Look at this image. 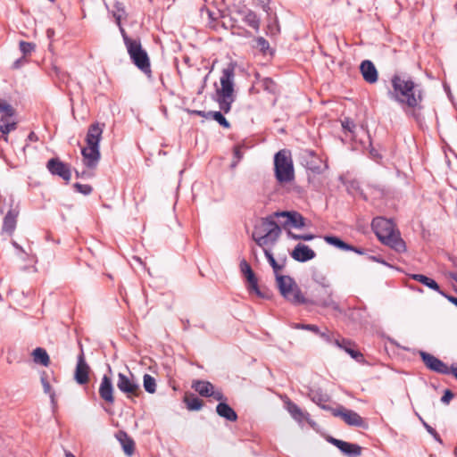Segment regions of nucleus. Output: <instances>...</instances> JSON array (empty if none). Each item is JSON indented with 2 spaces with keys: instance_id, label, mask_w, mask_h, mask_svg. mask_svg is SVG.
Returning <instances> with one entry per match:
<instances>
[{
  "instance_id": "nucleus-1",
  "label": "nucleus",
  "mask_w": 457,
  "mask_h": 457,
  "mask_svg": "<svg viewBox=\"0 0 457 457\" xmlns=\"http://www.w3.org/2000/svg\"><path fill=\"white\" fill-rule=\"evenodd\" d=\"M393 91L391 97L402 104L415 107L422 100L420 90L416 89L415 83L405 76L395 75L392 78Z\"/></svg>"
},
{
  "instance_id": "nucleus-2",
  "label": "nucleus",
  "mask_w": 457,
  "mask_h": 457,
  "mask_svg": "<svg viewBox=\"0 0 457 457\" xmlns=\"http://www.w3.org/2000/svg\"><path fill=\"white\" fill-rule=\"evenodd\" d=\"M105 128L104 123L95 122L88 127L86 135L87 146L81 149L84 164L95 168L100 160L99 143Z\"/></svg>"
},
{
  "instance_id": "nucleus-3",
  "label": "nucleus",
  "mask_w": 457,
  "mask_h": 457,
  "mask_svg": "<svg viewBox=\"0 0 457 457\" xmlns=\"http://www.w3.org/2000/svg\"><path fill=\"white\" fill-rule=\"evenodd\" d=\"M281 229L273 217L262 218L253 227L252 238L262 248L274 245L279 238Z\"/></svg>"
},
{
  "instance_id": "nucleus-4",
  "label": "nucleus",
  "mask_w": 457,
  "mask_h": 457,
  "mask_svg": "<svg viewBox=\"0 0 457 457\" xmlns=\"http://www.w3.org/2000/svg\"><path fill=\"white\" fill-rule=\"evenodd\" d=\"M372 229L378 239L385 245L401 253L405 251V244L395 231L394 223L387 219L377 217L373 219Z\"/></svg>"
},
{
  "instance_id": "nucleus-5",
  "label": "nucleus",
  "mask_w": 457,
  "mask_h": 457,
  "mask_svg": "<svg viewBox=\"0 0 457 457\" xmlns=\"http://www.w3.org/2000/svg\"><path fill=\"white\" fill-rule=\"evenodd\" d=\"M234 78L235 68L229 64L222 70L220 78V87L216 88L215 100L219 104L220 109L228 113L231 110V104L235 101L234 95Z\"/></svg>"
},
{
  "instance_id": "nucleus-6",
  "label": "nucleus",
  "mask_w": 457,
  "mask_h": 457,
  "mask_svg": "<svg viewBox=\"0 0 457 457\" xmlns=\"http://www.w3.org/2000/svg\"><path fill=\"white\" fill-rule=\"evenodd\" d=\"M274 170L276 179L280 184L294 180L295 170L291 152L287 149L278 151L274 156Z\"/></svg>"
},
{
  "instance_id": "nucleus-7",
  "label": "nucleus",
  "mask_w": 457,
  "mask_h": 457,
  "mask_svg": "<svg viewBox=\"0 0 457 457\" xmlns=\"http://www.w3.org/2000/svg\"><path fill=\"white\" fill-rule=\"evenodd\" d=\"M277 285L280 294L295 304L309 303L295 281L289 276H277Z\"/></svg>"
},
{
  "instance_id": "nucleus-8",
  "label": "nucleus",
  "mask_w": 457,
  "mask_h": 457,
  "mask_svg": "<svg viewBox=\"0 0 457 457\" xmlns=\"http://www.w3.org/2000/svg\"><path fill=\"white\" fill-rule=\"evenodd\" d=\"M127 50L133 63L139 70L146 74L151 72L149 57L146 52L142 49L139 41H127Z\"/></svg>"
},
{
  "instance_id": "nucleus-9",
  "label": "nucleus",
  "mask_w": 457,
  "mask_h": 457,
  "mask_svg": "<svg viewBox=\"0 0 457 457\" xmlns=\"http://www.w3.org/2000/svg\"><path fill=\"white\" fill-rule=\"evenodd\" d=\"M309 303L324 308H330L334 311H340L339 304L333 298L331 288H327L326 293L322 291V288H314L312 291V300H309Z\"/></svg>"
},
{
  "instance_id": "nucleus-10",
  "label": "nucleus",
  "mask_w": 457,
  "mask_h": 457,
  "mask_svg": "<svg viewBox=\"0 0 457 457\" xmlns=\"http://www.w3.org/2000/svg\"><path fill=\"white\" fill-rule=\"evenodd\" d=\"M329 411L333 416L341 418L349 426L361 428L365 425L363 419L357 412L344 406L330 408Z\"/></svg>"
},
{
  "instance_id": "nucleus-11",
  "label": "nucleus",
  "mask_w": 457,
  "mask_h": 457,
  "mask_svg": "<svg viewBox=\"0 0 457 457\" xmlns=\"http://www.w3.org/2000/svg\"><path fill=\"white\" fill-rule=\"evenodd\" d=\"M117 387L128 397L137 396L140 393V386L135 381L132 375L127 376L123 373L118 374Z\"/></svg>"
},
{
  "instance_id": "nucleus-12",
  "label": "nucleus",
  "mask_w": 457,
  "mask_h": 457,
  "mask_svg": "<svg viewBox=\"0 0 457 457\" xmlns=\"http://www.w3.org/2000/svg\"><path fill=\"white\" fill-rule=\"evenodd\" d=\"M192 388L204 397H213L216 401H223L225 397L220 390H214V386L205 380H195Z\"/></svg>"
},
{
  "instance_id": "nucleus-13",
  "label": "nucleus",
  "mask_w": 457,
  "mask_h": 457,
  "mask_svg": "<svg viewBox=\"0 0 457 457\" xmlns=\"http://www.w3.org/2000/svg\"><path fill=\"white\" fill-rule=\"evenodd\" d=\"M274 216L282 219L280 224L284 227L303 228L305 225L304 218L297 212H275Z\"/></svg>"
},
{
  "instance_id": "nucleus-14",
  "label": "nucleus",
  "mask_w": 457,
  "mask_h": 457,
  "mask_svg": "<svg viewBox=\"0 0 457 457\" xmlns=\"http://www.w3.org/2000/svg\"><path fill=\"white\" fill-rule=\"evenodd\" d=\"M46 167L53 175H57L67 182L71 180V172L69 165L58 158L50 159L47 162Z\"/></svg>"
},
{
  "instance_id": "nucleus-15",
  "label": "nucleus",
  "mask_w": 457,
  "mask_h": 457,
  "mask_svg": "<svg viewBox=\"0 0 457 457\" xmlns=\"http://www.w3.org/2000/svg\"><path fill=\"white\" fill-rule=\"evenodd\" d=\"M420 356L421 357L427 368H428L429 370L441 374L450 373V369L448 368V366L445 363H444L441 360L435 357L434 355L420 351Z\"/></svg>"
},
{
  "instance_id": "nucleus-16",
  "label": "nucleus",
  "mask_w": 457,
  "mask_h": 457,
  "mask_svg": "<svg viewBox=\"0 0 457 457\" xmlns=\"http://www.w3.org/2000/svg\"><path fill=\"white\" fill-rule=\"evenodd\" d=\"M334 345L347 353L356 361H364L363 354L355 349L356 345L353 341L337 336V338L334 339Z\"/></svg>"
},
{
  "instance_id": "nucleus-17",
  "label": "nucleus",
  "mask_w": 457,
  "mask_h": 457,
  "mask_svg": "<svg viewBox=\"0 0 457 457\" xmlns=\"http://www.w3.org/2000/svg\"><path fill=\"white\" fill-rule=\"evenodd\" d=\"M327 440L348 457H358L361 453V447L356 444L342 441L332 436H328Z\"/></svg>"
},
{
  "instance_id": "nucleus-18",
  "label": "nucleus",
  "mask_w": 457,
  "mask_h": 457,
  "mask_svg": "<svg viewBox=\"0 0 457 457\" xmlns=\"http://www.w3.org/2000/svg\"><path fill=\"white\" fill-rule=\"evenodd\" d=\"M89 366L85 361L83 352L78 356L77 366L75 370V380L79 385H84L88 382Z\"/></svg>"
},
{
  "instance_id": "nucleus-19",
  "label": "nucleus",
  "mask_w": 457,
  "mask_h": 457,
  "mask_svg": "<svg viewBox=\"0 0 457 457\" xmlns=\"http://www.w3.org/2000/svg\"><path fill=\"white\" fill-rule=\"evenodd\" d=\"M100 397L109 404L114 403L113 386L110 377L104 375L99 386Z\"/></svg>"
},
{
  "instance_id": "nucleus-20",
  "label": "nucleus",
  "mask_w": 457,
  "mask_h": 457,
  "mask_svg": "<svg viewBox=\"0 0 457 457\" xmlns=\"http://www.w3.org/2000/svg\"><path fill=\"white\" fill-rule=\"evenodd\" d=\"M291 256L297 262H304L312 260L316 256V253L308 245L298 244L292 251Z\"/></svg>"
},
{
  "instance_id": "nucleus-21",
  "label": "nucleus",
  "mask_w": 457,
  "mask_h": 457,
  "mask_svg": "<svg viewBox=\"0 0 457 457\" xmlns=\"http://www.w3.org/2000/svg\"><path fill=\"white\" fill-rule=\"evenodd\" d=\"M361 72L364 80L368 83L373 84L378 80V71L372 62L366 60L361 63Z\"/></svg>"
},
{
  "instance_id": "nucleus-22",
  "label": "nucleus",
  "mask_w": 457,
  "mask_h": 457,
  "mask_svg": "<svg viewBox=\"0 0 457 457\" xmlns=\"http://www.w3.org/2000/svg\"><path fill=\"white\" fill-rule=\"evenodd\" d=\"M240 268L242 273L245 275L249 284V288L260 295L261 292L258 287V280L250 265L245 261H242L240 263Z\"/></svg>"
},
{
  "instance_id": "nucleus-23",
  "label": "nucleus",
  "mask_w": 457,
  "mask_h": 457,
  "mask_svg": "<svg viewBox=\"0 0 457 457\" xmlns=\"http://www.w3.org/2000/svg\"><path fill=\"white\" fill-rule=\"evenodd\" d=\"M286 409L290 413L292 418L297 422L303 420L309 421V414L302 411L295 403L290 401L288 398L285 402Z\"/></svg>"
},
{
  "instance_id": "nucleus-24",
  "label": "nucleus",
  "mask_w": 457,
  "mask_h": 457,
  "mask_svg": "<svg viewBox=\"0 0 457 457\" xmlns=\"http://www.w3.org/2000/svg\"><path fill=\"white\" fill-rule=\"evenodd\" d=\"M220 403L216 407V411L219 416L226 419L229 421H236L237 420V414L236 411L226 403L220 401Z\"/></svg>"
},
{
  "instance_id": "nucleus-25",
  "label": "nucleus",
  "mask_w": 457,
  "mask_h": 457,
  "mask_svg": "<svg viewBox=\"0 0 457 457\" xmlns=\"http://www.w3.org/2000/svg\"><path fill=\"white\" fill-rule=\"evenodd\" d=\"M117 438L122 445L124 453L130 456L134 452V442L133 440L128 436V435L124 432H119L117 435Z\"/></svg>"
},
{
  "instance_id": "nucleus-26",
  "label": "nucleus",
  "mask_w": 457,
  "mask_h": 457,
  "mask_svg": "<svg viewBox=\"0 0 457 457\" xmlns=\"http://www.w3.org/2000/svg\"><path fill=\"white\" fill-rule=\"evenodd\" d=\"M32 356L36 363L41 364L45 367H47L50 363V359L46 351L41 347L36 348L32 352Z\"/></svg>"
},
{
  "instance_id": "nucleus-27",
  "label": "nucleus",
  "mask_w": 457,
  "mask_h": 457,
  "mask_svg": "<svg viewBox=\"0 0 457 457\" xmlns=\"http://www.w3.org/2000/svg\"><path fill=\"white\" fill-rule=\"evenodd\" d=\"M411 278L416 280V281H419L420 283L425 285L426 287L433 289V290H436L437 292H439L440 294L444 295L440 289H439V286L438 284L432 278L425 276V275H422V274H413L411 276Z\"/></svg>"
},
{
  "instance_id": "nucleus-28",
  "label": "nucleus",
  "mask_w": 457,
  "mask_h": 457,
  "mask_svg": "<svg viewBox=\"0 0 457 457\" xmlns=\"http://www.w3.org/2000/svg\"><path fill=\"white\" fill-rule=\"evenodd\" d=\"M17 214L13 211H9L4 219V230L12 233L16 226Z\"/></svg>"
},
{
  "instance_id": "nucleus-29",
  "label": "nucleus",
  "mask_w": 457,
  "mask_h": 457,
  "mask_svg": "<svg viewBox=\"0 0 457 457\" xmlns=\"http://www.w3.org/2000/svg\"><path fill=\"white\" fill-rule=\"evenodd\" d=\"M307 167L312 172L319 174L321 173L324 170H326L328 168V165L326 162H323L320 158L313 155L312 160L307 162Z\"/></svg>"
},
{
  "instance_id": "nucleus-30",
  "label": "nucleus",
  "mask_w": 457,
  "mask_h": 457,
  "mask_svg": "<svg viewBox=\"0 0 457 457\" xmlns=\"http://www.w3.org/2000/svg\"><path fill=\"white\" fill-rule=\"evenodd\" d=\"M312 278L313 281L318 285L316 288H322V291H324L325 293L327 291V288H331L329 281L324 274L319 271H314L312 273Z\"/></svg>"
},
{
  "instance_id": "nucleus-31",
  "label": "nucleus",
  "mask_w": 457,
  "mask_h": 457,
  "mask_svg": "<svg viewBox=\"0 0 457 457\" xmlns=\"http://www.w3.org/2000/svg\"><path fill=\"white\" fill-rule=\"evenodd\" d=\"M243 21L251 28L255 30H259L260 28V19L257 14L252 11H248L245 12Z\"/></svg>"
},
{
  "instance_id": "nucleus-32",
  "label": "nucleus",
  "mask_w": 457,
  "mask_h": 457,
  "mask_svg": "<svg viewBox=\"0 0 457 457\" xmlns=\"http://www.w3.org/2000/svg\"><path fill=\"white\" fill-rule=\"evenodd\" d=\"M206 119H212L216 120L221 127L225 129L230 128L229 122L226 120L220 112H208L206 113Z\"/></svg>"
},
{
  "instance_id": "nucleus-33",
  "label": "nucleus",
  "mask_w": 457,
  "mask_h": 457,
  "mask_svg": "<svg viewBox=\"0 0 457 457\" xmlns=\"http://www.w3.org/2000/svg\"><path fill=\"white\" fill-rule=\"evenodd\" d=\"M113 7V17L115 18L116 24L120 25V21H121L122 19H125L127 17L125 6L122 3L116 2Z\"/></svg>"
},
{
  "instance_id": "nucleus-34",
  "label": "nucleus",
  "mask_w": 457,
  "mask_h": 457,
  "mask_svg": "<svg viewBox=\"0 0 457 457\" xmlns=\"http://www.w3.org/2000/svg\"><path fill=\"white\" fill-rule=\"evenodd\" d=\"M325 241L339 249H342V250H353V247L347 245L346 243H345L344 241H342L340 238H338L337 237H332V236L325 237Z\"/></svg>"
},
{
  "instance_id": "nucleus-35",
  "label": "nucleus",
  "mask_w": 457,
  "mask_h": 457,
  "mask_svg": "<svg viewBox=\"0 0 457 457\" xmlns=\"http://www.w3.org/2000/svg\"><path fill=\"white\" fill-rule=\"evenodd\" d=\"M144 388L146 392L154 394L156 391L155 379L149 374H145L143 378Z\"/></svg>"
},
{
  "instance_id": "nucleus-36",
  "label": "nucleus",
  "mask_w": 457,
  "mask_h": 457,
  "mask_svg": "<svg viewBox=\"0 0 457 457\" xmlns=\"http://www.w3.org/2000/svg\"><path fill=\"white\" fill-rule=\"evenodd\" d=\"M258 84L260 85L261 87H262L265 91H268L269 93L274 94L276 92L277 86L275 82L270 78L260 79Z\"/></svg>"
},
{
  "instance_id": "nucleus-37",
  "label": "nucleus",
  "mask_w": 457,
  "mask_h": 457,
  "mask_svg": "<svg viewBox=\"0 0 457 457\" xmlns=\"http://www.w3.org/2000/svg\"><path fill=\"white\" fill-rule=\"evenodd\" d=\"M17 127V122H7V123H0V131L3 134V139L7 142L8 137L7 135L15 130Z\"/></svg>"
},
{
  "instance_id": "nucleus-38",
  "label": "nucleus",
  "mask_w": 457,
  "mask_h": 457,
  "mask_svg": "<svg viewBox=\"0 0 457 457\" xmlns=\"http://www.w3.org/2000/svg\"><path fill=\"white\" fill-rule=\"evenodd\" d=\"M187 407L190 411H199L203 407V402L197 397L186 398Z\"/></svg>"
},
{
  "instance_id": "nucleus-39",
  "label": "nucleus",
  "mask_w": 457,
  "mask_h": 457,
  "mask_svg": "<svg viewBox=\"0 0 457 457\" xmlns=\"http://www.w3.org/2000/svg\"><path fill=\"white\" fill-rule=\"evenodd\" d=\"M12 106L4 100H0V116H14Z\"/></svg>"
},
{
  "instance_id": "nucleus-40",
  "label": "nucleus",
  "mask_w": 457,
  "mask_h": 457,
  "mask_svg": "<svg viewBox=\"0 0 457 457\" xmlns=\"http://www.w3.org/2000/svg\"><path fill=\"white\" fill-rule=\"evenodd\" d=\"M35 49V45L33 43L21 41L20 42V50L22 52L24 55L31 54Z\"/></svg>"
},
{
  "instance_id": "nucleus-41",
  "label": "nucleus",
  "mask_w": 457,
  "mask_h": 457,
  "mask_svg": "<svg viewBox=\"0 0 457 457\" xmlns=\"http://www.w3.org/2000/svg\"><path fill=\"white\" fill-rule=\"evenodd\" d=\"M312 401L314 403L319 404L322 409L329 411L330 407H328V406L322 404L323 402H327L328 401V396L327 395H320V394H313L312 396Z\"/></svg>"
},
{
  "instance_id": "nucleus-42",
  "label": "nucleus",
  "mask_w": 457,
  "mask_h": 457,
  "mask_svg": "<svg viewBox=\"0 0 457 457\" xmlns=\"http://www.w3.org/2000/svg\"><path fill=\"white\" fill-rule=\"evenodd\" d=\"M74 187L77 189L78 192L86 195H89L92 192V187L89 185L76 183L74 185Z\"/></svg>"
},
{
  "instance_id": "nucleus-43",
  "label": "nucleus",
  "mask_w": 457,
  "mask_h": 457,
  "mask_svg": "<svg viewBox=\"0 0 457 457\" xmlns=\"http://www.w3.org/2000/svg\"><path fill=\"white\" fill-rule=\"evenodd\" d=\"M294 328L310 330L315 334L320 332V328L316 325L312 324H295Z\"/></svg>"
},
{
  "instance_id": "nucleus-44",
  "label": "nucleus",
  "mask_w": 457,
  "mask_h": 457,
  "mask_svg": "<svg viewBox=\"0 0 457 457\" xmlns=\"http://www.w3.org/2000/svg\"><path fill=\"white\" fill-rule=\"evenodd\" d=\"M288 236L294 239L297 240H304V241H310L312 240L315 237L312 234H303V235H296L292 232H288Z\"/></svg>"
},
{
  "instance_id": "nucleus-45",
  "label": "nucleus",
  "mask_w": 457,
  "mask_h": 457,
  "mask_svg": "<svg viewBox=\"0 0 457 457\" xmlns=\"http://www.w3.org/2000/svg\"><path fill=\"white\" fill-rule=\"evenodd\" d=\"M320 335L321 338H323L327 343L334 344V339L337 337L334 336L333 333L329 332L328 330H326L325 332H319L317 333Z\"/></svg>"
},
{
  "instance_id": "nucleus-46",
  "label": "nucleus",
  "mask_w": 457,
  "mask_h": 457,
  "mask_svg": "<svg viewBox=\"0 0 457 457\" xmlns=\"http://www.w3.org/2000/svg\"><path fill=\"white\" fill-rule=\"evenodd\" d=\"M257 46L261 49L262 52L265 53L266 50L269 49L270 44L269 42L262 37H259L256 39Z\"/></svg>"
},
{
  "instance_id": "nucleus-47",
  "label": "nucleus",
  "mask_w": 457,
  "mask_h": 457,
  "mask_svg": "<svg viewBox=\"0 0 457 457\" xmlns=\"http://www.w3.org/2000/svg\"><path fill=\"white\" fill-rule=\"evenodd\" d=\"M342 127L344 128V129H345V130H347L349 132H353V129L355 128V124L350 119L345 118L344 120H342Z\"/></svg>"
},
{
  "instance_id": "nucleus-48",
  "label": "nucleus",
  "mask_w": 457,
  "mask_h": 457,
  "mask_svg": "<svg viewBox=\"0 0 457 457\" xmlns=\"http://www.w3.org/2000/svg\"><path fill=\"white\" fill-rule=\"evenodd\" d=\"M41 382H42L45 393L50 394L52 402L54 403V394L51 393V386H50L49 382L45 378H41Z\"/></svg>"
},
{
  "instance_id": "nucleus-49",
  "label": "nucleus",
  "mask_w": 457,
  "mask_h": 457,
  "mask_svg": "<svg viewBox=\"0 0 457 457\" xmlns=\"http://www.w3.org/2000/svg\"><path fill=\"white\" fill-rule=\"evenodd\" d=\"M234 156L236 158V161L232 163V166H236L237 162L243 158V154L241 152V146L237 145L234 148Z\"/></svg>"
},
{
  "instance_id": "nucleus-50",
  "label": "nucleus",
  "mask_w": 457,
  "mask_h": 457,
  "mask_svg": "<svg viewBox=\"0 0 457 457\" xmlns=\"http://www.w3.org/2000/svg\"><path fill=\"white\" fill-rule=\"evenodd\" d=\"M263 252H264V254L269 262V263L270 264V266L272 267V265H276V260L273 256V254L271 253V252L268 249V247H264L262 248Z\"/></svg>"
},
{
  "instance_id": "nucleus-51",
  "label": "nucleus",
  "mask_w": 457,
  "mask_h": 457,
  "mask_svg": "<svg viewBox=\"0 0 457 457\" xmlns=\"http://www.w3.org/2000/svg\"><path fill=\"white\" fill-rule=\"evenodd\" d=\"M453 398V394L451 390H445L444 395L441 398V402L445 404H448L450 401Z\"/></svg>"
},
{
  "instance_id": "nucleus-52",
  "label": "nucleus",
  "mask_w": 457,
  "mask_h": 457,
  "mask_svg": "<svg viewBox=\"0 0 457 457\" xmlns=\"http://www.w3.org/2000/svg\"><path fill=\"white\" fill-rule=\"evenodd\" d=\"M119 29H120V31L122 35V37H123V40H124V43L125 45L127 46V41H135L134 39H131L129 38L127 34H126V31L125 29H123V27L121 26V21H120V25H118Z\"/></svg>"
},
{
  "instance_id": "nucleus-53",
  "label": "nucleus",
  "mask_w": 457,
  "mask_h": 457,
  "mask_svg": "<svg viewBox=\"0 0 457 457\" xmlns=\"http://www.w3.org/2000/svg\"><path fill=\"white\" fill-rule=\"evenodd\" d=\"M16 122L14 116H0V123Z\"/></svg>"
},
{
  "instance_id": "nucleus-54",
  "label": "nucleus",
  "mask_w": 457,
  "mask_h": 457,
  "mask_svg": "<svg viewBox=\"0 0 457 457\" xmlns=\"http://www.w3.org/2000/svg\"><path fill=\"white\" fill-rule=\"evenodd\" d=\"M283 266L278 264V262H276V265H272V269L274 270V273L277 276H280L279 275V271L282 270Z\"/></svg>"
},
{
  "instance_id": "nucleus-55",
  "label": "nucleus",
  "mask_w": 457,
  "mask_h": 457,
  "mask_svg": "<svg viewBox=\"0 0 457 457\" xmlns=\"http://www.w3.org/2000/svg\"><path fill=\"white\" fill-rule=\"evenodd\" d=\"M425 426H426L427 430H428L430 434L434 435V436H435V437H436L437 440H439V438L437 437V434H436V431H435V430H434L430 426H428V425H427V424H426Z\"/></svg>"
},
{
  "instance_id": "nucleus-56",
  "label": "nucleus",
  "mask_w": 457,
  "mask_h": 457,
  "mask_svg": "<svg viewBox=\"0 0 457 457\" xmlns=\"http://www.w3.org/2000/svg\"><path fill=\"white\" fill-rule=\"evenodd\" d=\"M193 113L198 115V116H201V117H204V118H206V113L204 111H194Z\"/></svg>"
},
{
  "instance_id": "nucleus-57",
  "label": "nucleus",
  "mask_w": 457,
  "mask_h": 457,
  "mask_svg": "<svg viewBox=\"0 0 457 457\" xmlns=\"http://www.w3.org/2000/svg\"><path fill=\"white\" fill-rule=\"evenodd\" d=\"M446 297H447V299H448L451 303H453L454 305H456V306H457V298H456V297H454V296H446Z\"/></svg>"
},
{
  "instance_id": "nucleus-58",
  "label": "nucleus",
  "mask_w": 457,
  "mask_h": 457,
  "mask_svg": "<svg viewBox=\"0 0 457 457\" xmlns=\"http://www.w3.org/2000/svg\"><path fill=\"white\" fill-rule=\"evenodd\" d=\"M37 136L34 132H30L29 135V139L31 140V141H35L37 140Z\"/></svg>"
},
{
  "instance_id": "nucleus-59",
  "label": "nucleus",
  "mask_w": 457,
  "mask_h": 457,
  "mask_svg": "<svg viewBox=\"0 0 457 457\" xmlns=\"http://www.w3.org/2000/svg\"><path fill=\"white\" fill-rule=\"evenodd\" d=\"M450 372L457 378V367H452Z\"/></svg>"
},
{
  "instance_id": "nucleus-60",
  "label": "nucleus",
  "mask_w": 457,
  "mask_h": 457,
  "mask_svg": "<svg viewBox=\"0 0 457 457\" xmlns=\"http://www.w3.org/2000/svg\"><path fill=\"white\" fill-rule=\"evenodd\" d=\"M451 278H453L455 281H457V271L456 272H453L451 274Z\"/></svg>"
},
{
  "instance_id": "nucleus-61",
  "label": "nucleus",
  "mask_w": 457,
  "mask_h": 457,
  "mask_svg": "<svg viewBox=\"0 0 457 457\" xmlns=\"http://www.w3.org/2000/svg\"><path fill=\"white\" fill-rule=\"evenodd\" d=\"M65 457H75V455H74V454H72V453H70V452H66V453H65Z\"/></svg>"
},
{
  "instance_id": "nucleus-62",
  "label": "nucleus",
  "mask_w": 457,
  "mask_h": 457,
  "mask_svg": "<svg viewBox=\"0 0 457 457\" xmlns=\"http://www.w3.org/2000/svg\"><path fill=\"white\" fill-rule=\"evenodd\" d=\"M21 62H22V60H21V59H20V60L16 61V62H15V63H14L15 67H19V66H20V64L21 63Z\"/></svg>"
}]
</instances>
